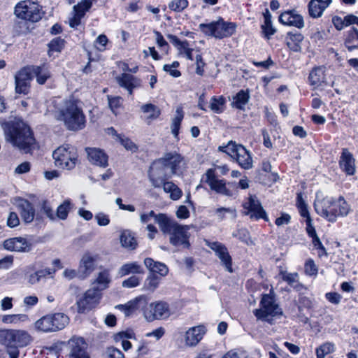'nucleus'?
Masks as SVG:
<instances>
[{"label":"nucleus","instance_id":"obj_24","mask_svg":"<svg viewBox=\"0 0 358 358\" xmlns=\"http://www.w3.org/2000/svg\"><path fill=\"white\" fill-rule=\"evenodd\" d=\"M148 301V298L145 295H140L125 304L116 306V308L120 310L125 316L128 317L134 314L141 306L147 303Z\"/></svg>","mask_w":358,"mask_h":358},{"label":"nucleus","instance_id":"obj_44","mask_svg":"<svg viewBox=\"0 0 358 358\" xmlns=\"http://www.w3.org/2000/svg\"><path fill=\"white\" fill-rule=\"evenodd\" d=\"M226 100L222 96L211 97L209 103L210 110L217 114L222 113L225 108Z\"/></svg>","mask_w":358,"mask_h":358},{"label":"nucleus","instance_id":"obj_30","mask_svg":"<svg viewBox=\"0 0 358 358\" xmlns=\"http://www.w3.org/2000/svg\"><path fill=\"white\" fill-rule=\"evenodd\" d=\"M31 341V336L27 331L21 329H13L12 336V348H22L29 345Z\"/></svg>","mask_w":358,"mask_h":358},{"label":"nucleus","instance_id":"obj_4","mask_svg":"<svg viewBox=\"0 0 358 358\" xmlns=\"http://www.w3.org/2000/svg\"><path fill=\"white\" fill-rule=\"evenodd\" d=\"M69 322V317L62 313L48 314L34 323L35 329L41 332L51 333L64 329Z\"/></svg>","mask_w":358,"mask_h":358},{"label":"nucleus","instance_id":"obj_5","mask_svg":"<svg viewBox=\"0 0 358 358\" xmlns=\"http://www.w3.org/2000/svg\"><path fill=\"white\" fill-rule=\"evenodd\" d=\"M218 150L226 153L244 169L252 167L253 160L250 152L242 145L230 141L226 145L218 147Z\"/></svg>","mask_w":358,"mask_h":358},{"label":"nucleus","instance_id":"obj_43","mask_svg":"<svg viewBox=\"0 0 358 358\" xmlns=\"http://www.w3.org/2000/svg\"><path fill=\"white\" fill-rule=\"evenodd\" d=\"M164 217H169L166 214L164 213H155V211L150 210L148 213H141L140 215V221L143 224H150L149 222L152 219L159 226V220L161 219H164Z\"/></svg>","mask_w":358,"mask_h":358},{"label":"nucleus","instance_id":"obj_52","mask_svg":"<svg viewBox=\"0 0 358 358\" xmlns=\"http://www.w3.org/2000/svg\"><path fill=\"white\" fill-rule=\"evenodd\" d=\"M28 317L25 314L5 315L2 317V322L5 324H16L20 321H26Z\"/></svg>","mask_w":358,"mask_h":358},{"label":"nucleus","instance_id":"obj_50","mask_svg":"<svg viewBox=\"0 0 358 358\" xmlns=\"http://www.w3.org/2000/svg\"><path fill=\"white\" fill-rule=\"evenodd\" d=\"M13 329H0V344L7 348H12V336Z\"/></svg>","mask_w":358,"mask_h":358},{"label":"nucleus","instance_id":"obj_57","mask_svg":"<svg viewBox=\"0 0 358 358\" xmlns=\"http://www.w3.org/2000/svg\"><path fill=\"white\" fill-rule=\"evenodd\" d=\"M179 65V62L175 61L170 64H164L163 66V70L167 72L172 77L178 78L181 76L180 71L177 69Z\"/></svg>","mask_w":358,"mask_h":358},{"label":"nucleus","instance_id":"obj_47","mask_svg":"<svg viewBox=\"0 0 358 358\" xmlns=\"http://www.w3.org/2000/svg\"><path fill=\"white\" fill-rule=\"evenodd\" d=\"M160 169V167H155L153 169L152 164L149 169V178L152 186L155 187H159L162 185H163L164 182L163 179L157 177V176L161 174Z\"/></svg>","mask_w":358,"mask_h":358},{"label":"nucleus","instance_id":"obj_13","mask_svg":"<svg viewBox=\"0 0 358 358\" xmlns=\"http://www.w3.org/2000/svg\"><path fill=\"white\" fill-rule=\"evenodd\" d=\"M100 299L101 293L97 289L93 288L87 290L76 302L78 311L83 313L91 310L99 303Z\"/></svg>","mask_w":358,"mask_h":358},{"label":"nucleus","instance_id":"obj_64","mask_svg":"<svg viewBox=\"0 0 358 358\" xmlns=\"http://www.w3.org/2000/svg\"><path fill=\"white\" fill-rule=\"evenodd\" d=\"M337 208H338L339 215L342 216L347 215L350 210V206L344 201L343 197H340L337 201Z\"/></svg>","mask_w":358,"mask_h":358},{"label":"nucleus","instance_id":"obj_36","mask_svg":"<svg viewBox=\"0 0 358 358\" xmlns=\"http://www.w3.org/2000/svg\"><path fill=\"white\" fill-rule=\"evenodd\" d=\"M303 40V36L300 33H292L287 34L286 37V43L290 50L294 52H299L301 50V43Z\"/></svg>","mask_w":358,"mask_h":358},{"label":"nucleus","instance_id":"obj_54","mask_svg":"<svg viewBox=\"0 0 358 358\" xmlns=\"http://www.w3.org/2000/svg\"><path fill=\"white\" fill-rule=\"evenodd\" d=\"M334 350V345L326 343L316 349L317 358H325V356Z\"/></svg>","mask_w":358,"mask_h":358},{"label":"nucleus","instance_id":"obj_25","mask_svg":"<svg viewBox=\"0 0 358 358\" xmlns=\"http://www.w3.org/2000/svg\"><path fill=\"white\" fill-rule=\"evenodd\" d=\"M88 160L93 164L106 167L108 166V155L103 150L96 148H86Z\"/></svg>","mask_w":358,"mask_h":358},{"label":"nucleus","instance_id":"obj_9","mask_svg":"<svg viewBox=\"0 0 358 358\" xmlns=\"http://www.w3.org/2000/svg\"><path fill=\"white\" fill-rule=\"evenodd\" d=\"M282 313L281 308L271 294H263L260 308L254 310V315L258 320L267 322H270L273 317L281 315Z\"/></svg>","mask_w":358,"mask_h":358},{"label":"nucleus","instance_id":"obj_41","mask_svg":"<svg viewBox=\"0 0 358 358\" xmlns=\"http://www.w3.org/2000/svg\"><path fill=\"white\" fill-rule=\"evenodd\" d=\"M111 281L110 276V272L108 269H104L103 271H100L96 278L95 279L94 283H96L98 285L97 289L102 290L105 289L108 287V285L110 284Z\"/></svg>","mask_w":358,"mask_h":358},{"label":"nucleus","instance_id":"obj_16","mask_svg":"<svg viewBox=\"0 0 358 358\" xmlns=\"http://www.w3.org/2000/svg\"><path fill=\"white\" fill-rule=\"evenodd\" d=\"M93 0H81L73 7L72 16L69 17V26L76 28L80 24L81 19L92 6Z\"/></svg>","mask_w":358,"mask_h":358},{"label":"nucleus","instance_id":"obj_10","mask_svg":"<svg viewBox=\"0 0 358 358\" xmlns=\"http://www.w3.org/2000/svg\"><path fill=\"white\" fill-rule=\"evenodd\" d=\"M186 165L185 157L176 151L167 152L162 157L152 162L153 169L166 167L171 170L172 174H178Z\"/></svg>","mask_w":358,"mask_h":358},{"label":"nucleus","instance_id":"obj_58","mask_svg":"<svg viewBox=\"0 0 358 358\" xmlns=\"http://www.w3.org/2000/svg\"><path fill=\"white\" fill-rule=\"evenodd\" d=\"M187 0H172L169 4V8L177 13L182 12L188 6Z\"/></svg>","mask_w":358,"mask_h":358},{"label":"nucleus","instance_id":"obj_42","mask_svg":"<svg viewBox=\"0 0 358 358\" xmlns=\"http://www.w3.org/2000/svg\"><path fill=\"white\" fill-rule=\"evenodd\" d=\"M163 189L170 194L172 200H178L182 194V190L173 182L168 181L163 184Z\"/></svg>","mask_w":358,"mask_h":358},{"label":"nucleus","instance_id":"obj_19","mask_svg":"<svg viewBox=\"0 0 358 358\" xmlns=\"http://www.w3.org/2000/svg\"><path fill=\"white\" fill-rule=\"evenodd\" d=\"M3 248L8 251L28 252L31 249V244L25 238L14 237L5 240Z\"/></svg>","mask_w":358,"mask_h":358},{"label":"nucleus","instance_id":"obj_34","mask_svg":"<svg viewBox=\"0 0 358 358\" xmlns=\"http://www.w3.org/2000/svg\"><path fill=\"white\" fill-rule=\"evenodd\" d=\"M32 72L39 85H43L51 77L50 70L45 64L32 66Z\"/></svg>","mask_w":358,"mask_h":358},{"label":"nucleus","instance_id":"obj_56","mask_svg":"<svg viewBox=\"0 0 358 358\" xmlns=\"http://www.w3.org/2000/svg\"><path fill=\"white\" fill-rule=\"evenodd\" d=\"M15 92L18 94H28L30 88V83L23 80L21 78H15Z\"/></svg>","mask_w":358,"mask_h":358},{"label":"nucleus","instance_id":"obj_51","mask_svg":"<svg viewBox=\"0 0 358 358\" xmlns=\"http://www.w3.org/2000/svg\"><path fill=\"white\" fill-rule=\"evenodd\" d=\"M64 46V41L60 38L52 39L48 44V54L52 56L54 52H59Z\"/></svg>","mask_w":358,"mask_h":358},{"label":"nucleus","instance_id":"obj_22","mask_svg":"<svg viewBox=\"0 0 358 358\" xmlns=\"http://www.w3.org/2000/svg\"><path fill=\"white\" fill-rule=\"evenodd\" d=\"M96 257L90 253L83 255L78 267V275L83 278L89 276L96 268Z\"/></svg>","mask_w":358,"mask_h":358},{"label":"nucleus","instance_id":"obj_63","mask_svg":"<svg viewBox=\"0 0 358 358\" xmlns=\"http://www.w3.org/2000/svg\"><path fill=\"white\" fill-rule=\"evenodd\" d=\"M141 278L136 275H132L122 282V287L126 288H134L139 285Z\"/></svg>","mask_w":358,"mask_h":358},{"label":"nucleus","instance_id":"obj_12","mask_svg":"<svg viewBox=\"0 0 358 358\" xmlns=\"http://www.w3.org/2000/svg\"><path fill=\"white\" fill-rule=\"evenodd\" d=\"M243 206L244 214L250 215L251 219H263L266 222L268 221L267 213L256 196H250L248 200L243 204Z\"/></svg>","mask_w":358,"mask_h":358},{"label":"nucleus","instance_id":"obj_49","mask_svg":"<svg viewBox=\"0 0 358 358\" xmlns=\"http://www.w3.org/2000/svg\"><path fill=\"white\" fill-rule=\"evenodd\" d=\"M159 282V278L155 274H150L145 280L143 289L145 291L154 292L158 287Z\"/></svg>","mask_w":358,"mask_h":358},{"label":"nucleus","instance_id":"obj_15","mask_svg":"<svg viewBox=\"0 0 358 358\" xmlns=\"http://www.w3.org/2000/svg\"><path fill=\"white\" fill-rule=\"evenodd\" d=\"M206 333L204 325L200 324L189 328L182 335V340L187 347H195Z\"/></svg>","mask_w":358,"mask_h":358},{"label":"nucleus","instance_id":"obj_23","mask_svg":"<svg viewBox=\"0 0 358 358\" xmlns=\"http://www.w3.org/2000/svg\"><path fill=\"white\" fill-rule=\"evenodd\" d=\"M339 166L341 171L347 176H353L356 172L355 159L352 154L346 148L343 149Z\"/></svg>","mask_w":358,"mask_h":358},{"label":"nucleus","instance_id":"obj_40","mask_svg":"<svg viewBox=\"0 0 358 358\" xmlns=\"http://www.w3.org/2000/svg\"><path fill=\"white\" fill-rule=\"evenodd\" d=\"M280 275L282 279L287 282L291 287L299 290L302 285L299 282V274L297 273H289L285 271H280Z\"/></svg>","mask_w":358,"mask_h":358},{"label":"nucleus","instance_id":"obj_62","mask_svg":"<svg viewBox=\"0 0 358 358\" xmlns=\"http://www.w3.org/2000/svg\"><path fill=\"white\" fill-rule=\"evenodd\" d=\"M215 213L220 220L225 218L227 213L231 214L233 217H236V210L231 208H218L215 210Z\"/></svg>","mask_w":358,"mask_h":358},{"label":"nucleus","instance_id":"obj_21","mask_svg":"<svg viewBox=\"0 0 358 358\" xmlns=\"http://www.w3.org/2000/svg\"><path fill=\"white\" fill-rule=\"evenodd\" d=\"M279 21L285 25L295 27L298 29H302L304 27V20L296 10H287L280 14Z\"/></svg>","mask_w":358,"mask_h":358},{"label":"nucleus","instance_id":"obj_3","mask_svg":"<svg viewBox=\"0 0 358 358\" xmlns=\"http://www.w3.org/2000/svg\"><path fill=\"white\" fill-rule=\"evenodd\" d=\"M159 229L164 234L169 235V242L175 247L188 248L189 243V227L181 225L171 217H164L159 220Z\"/></svg>","mask_w":358,"mask_h":358},{"label":"nucleus","instance_id":"obj_8","mask_svg":"<svg viewBox=\"0 0 358 358\" xmlns=\"http://www.w3.org/2000/svg\"><path fill=\"white\" fill-rule=\"evenodd\" d=\"M14 14L18 19L36 22L42 18L43 12L37 0H24L15 5Z\"/></svg>","mask_w":358,"mask_h":358},{"label":"nucleus","instance_id":"obj_38","mask_svg":"<svg viewBox=\"0 0 358 358\" xmlns=\"http://www.w3.org/2000/svg\"><path fill=\"white\" fill-rule=\"evenodd\" d=\"M249 99L250 95L248 92L244 90H241L236 94V96H234L231 105L236 108L244 110L246 104L249 101Z\"/></svg>","mask_w":358,"mask_h":358},{"label":"nucleus","instance_id":"obj_32","mask_svg":"<svg viewBox=\"0 0 358 358\" xmlns=\"http://www.w3.org/2000/svg\"><path fill=\"white\" fill-rule=\"evenodd\" d=\"M310 83L315 88H317L322 85V83H325V85H327V81L325 80L324 70L322 67H317L313 69L308 77Z\"/></svg>","mask_w":358,"mask_h":358},{"label":"nucleus","instance_id":"obj_20","mask_svg":"<svg viewBox=\"0 0 358 358\" xmlns=\"http://www.w3.org/2000/svg\"><path fill=\"white\" fill-rule=\"evenodd\" d=\"M115 80L119 86L125 89L130 95L135 89L141 87V79L129 73H123L117 76Z\"/></svg>","mask_w":358,"mask_h":358},{"label":"nucleus","instance_id":"obj_48","mask_svg":"<svg viewBox=\"0 0 358 358\" xmlns=\"http://www.w3.org/2000/svg\"><path fill=\"white\" fill-rule=\"evenodd\" d=\"M52 273L50 269L38 270L33 273L29 275L27 281L31 285H34L39 282L43 278Z\"/></svg>","mask_w":358,"mask_h":358},{"label":"nucleus","instance_id":"obj_26","mask_svg":"<svg viewBox=\"0 0 358 358\" xmlns=\"http://www.w3.org/2000/svg\"><path fill=\"white\" fill-rule=\"evenodd\" d=\"M332 204L333 202L331 201H318L315 202V208L319 215L324 217L330 222H334L336 219V215Z\"/></svg>","mask_w":358,"mask_h":358},{"label":"nucleus","instance_id":"obj_18","mask_svg":"<svg viewBox=\"0 0 358 358\" xmlns=\"http://www.w3.org/2000/svg\"><path fill=\"white\" fill-rule=\"evenodd\" d=\"M70 357L72 358H90L87 352L88 345L83 338L73 337L69 341Z\"/></svg>","mask_w":358,"mask_h":358},{"label":"nucleus","instance_id":"obj_17","mask_svg":"<svg viewBox=\"0 0 358 358\" xmlns=\"http://www.w3.org/2000/svg\"><path fill=\"white\" fill-rule=\"evenodd\" d=\"M207 245L215 252V255L221 261L222 264L229 273L233 271L232 259L227 248L219 242H207Z\"/></svg>","mask_w":358,"mask_h":358},{"label":"nucleus","instance_id":"obj_2","mask_svg":"<svg viewBox=\"0 0 358 358\" xmlns=\"http://www.w3.org/2000/svg\"><path fill=\"white\" fill-rule=\"evenodd\" d=\"M55 117L62 121L69 130H79L85 125V116L79 102L75 99L64 101Z\"/></svg>","mask_w":358,"mask_h":358},{"label":"nucleus","instance_id":"obj_7","mask_svg":"<svg viewBox=\"0 0 358 358\" xmlns=\"http://www.w3.org/2000/svg\"><path fill=\"white\" fill-rule=\"evenodd\" d=\"M56 166L66 170L75 168L78 161V150L70 144H64L57 148L52 153Z\"/></svg>","mask_w":358,"mask_h":358},{"label":"nucleus","instance_id":"obj_45","mask_svg":"<svg viewBox=\"0 0 358 358\" xmlns=\"http://www.w3.org/2000/svg\"><path fill=\"white\" fill-rule=\"evenodd\" d=\"M345 44L350 51L358 48V31L357 29H352L348 31Z\"/></svg>","mask_w":358,"mask_h":358},{"label":"nucleus","instance_id":"obj_27","mask_svg":"<svg viewBox=\"0 0 358 358\" xmlns=\"http://www.w3.org/2000/svg\"><path fill=\"white\" fill-rule=\"evenodd\" d=\"M332 0H310L308 3V13L313 18L320 17L331 4Z\"/></svg>","mask_w":358,"mask_h":358},{"label":"nucleus","instance_id":"obj_33","mask_svg":"<svg viewBox=\"0 0 358 358\" xmlns=\"http://www.w3.org/2000/svg\"><path fill=\"white\" fill-rule=\"evenodd\" d=\"M129 339H135V334L132 331H121L114 335V341L120 343L124 351H127L132 347Z\"/></svg>","mask_w":358,"mask_h":358},{"label":"nucleus","instance_id":"obj_55","mask_svg":"<svg viewBox=\"0 0 358 358\" xmlns=\"http://www.w3.org/2000/svg\"><path fill=\"white\" fill-rule=\"evenodd\" d=\"M32 66H28L20 69L15 76V78H21L23 80L31 82L33 79Z\"/></svg>","mask_w":358,"mask_h":358},{"label":"nucleus","instance_id":"obj_60","mask_svg":"<svg viewBox=\"0 0 358 358\" xmlns=\"http://www.w3.org/2000/svg\"><path fill=\"white\" fill-rule=\"evenodd\" d=\"M304 269L306 274L310 276H316L318 272L317 267L312 259L306 261Z\"/></svg>","mask_w":358,"mask_h":358},{"label":"nucleus","instance_id":"obj_53","mask_svg":"<svg viewBox=\"0 0 358 358\" xmlns=\"http://www.w3.org/2000/svg\"><path fill=\"white\" fill-rule=\"evenodd\" d=\"M354 24H358V17L354 15H348L343 20L337 17V29H341L344 26H349Z\"/></svg>","mask_w":358,"mask_h":358},{"label":"nucleus","instance_id":"obj_61","mask_svg":"<svg viewBox=\"0 0 358 358\" xmlns=\"http://www.w3.org/2000/svg\"><path fill=\"white\" fill-rule=\"evenodd\" d=\"M222 358H248V355L243 350L234 349L226 352Z\"/></svg>","mask_w":358,"mask_h":358},{"label":"nucleus","instance_id":"obj_6","mask_svg":"<svg viewBox=\"0 0 358 358\" xmlns=\"http://www.w3.org/2000/svg\"><path fill=\"white\" fill-rule=\"evenodd\" d=\"M236 29V24L224 21L220 17L217 20L209 23H201L199 29L205 35L222 39L232 36Z\"/></svg>","mask_w":358,"mask_h":358},{"label":"nucleus","instance_id":"obj_14","mask_svg":"<svg viewBox=\"0 0 358 358\" xmlns=\"http://www.w3.org/2000/svg\"><path fill=\"white\" fill-rule=\"evenodd\" d=\"M204 181L208 185L211 190L224 196L231 195V192L226 187V181L223 179L217 178L215 169H209L206 171L204 176Z\"/></svg>","mask_w":358,"mask_h":358},{"label":"nucleus","instance_id":"obj_31","mask_svg":"<svg viewBox=\"0 0 358 358\" xmlns=\"http://www.w3.org/2000/svg\"><path fill=\"white\" fill-rule=\"evenodd\" d=\"M144 273L143 266L137 262H131L124 264L120 267L117 271V274L120 277H123L129 274Z\"/></svg>","mask_w":358,"mask_h":358},{"label":"nucleus","instance_id":"obj_46","mask_svg":"<svg viewBox=\"0 0 358 358\" xmlns=\"http://www.w3.org/2000/svg\"><path fill=\"white\" fill-rule=\"evenodd\" d=\"M73 208V204L70 200H65L57 208L56 218L64 220L67 218L71 209Z\"/></svg>","mask_w":358,"mask_h":358},{"label":"nucleus","instance_id":"obj_11","mask_svg":"<svg viewBox=\"0 0 358 358\" xmlns=\"http://www.w3.org/2000/svg\"><path fill=\"white\" fill-rule=\"evenodd\" d=\"M143 314L147 321L168 318L171 315L169 304L162 301L143 304Z\"/></svg>","mask_w":358,"mask_h":358},{"label":"nucleus","instance_id":"obj_39","mask_svg":"<svg viewBox=\"0 0 358 358\" xmlns=\"http://www.w3.org/2000/svg\"><path fill=\"white\" fill-rule=\"evenodd\" d=\"M121 245L129 250H134L137 245V242L130 231L125 230L120 235Z\"/></svg>","mask_w":358,"mask_h":358},{"label":"nucleus","instance_id":"obj_59","mask_svg":"<svg viewBox=\"0 0 358 358\" xmlns=\"http://www.w3.org/2000/svg\"><path fill=\"white\" fill-rule=\"evenodd\" d=\"M108 101L111 111L117 115L119 113V108L122 104V98L120 96H108Z\"/></svg>","mask_w":358,"mask_h":358},{"label":"nucleus","instance_id":"obj_28","mask_svg":"<svg viewBox=\"0 0 358 358\" xmlns=\"http://www.w3.org/2000/svg\"><path fill=\"white\" fill-rule=\"evenodd\" d=\"M140 110L143 115L144 121L148 124H150L161 115V110L159 108L151 103L143 104L141 106Z\"/></svg>","mask_w":358,"mask_h":358},{"label":"nucleus","instance_id":"obj_35","mask_svg":"<svg viewBox=\"0 0 358 358\" xmlns=\"http://www.w3.org/2000/svg\"><path fill=\"white\" fill-rule=\"evenodd\" d=\"M144 264L152 273H159L162 276H165L168 274L169 268L164 263L155 262L151 258H145Z\"/></svg>","mask_w":358,"mask_h":358},{"label":"nucleus","instance_id":"obj_1","mask_svg":"<svg viewBox=\"0 0 358 358\" xmlns=\"http://www.w3.org/2000/svg\"><path fill=\"white\" fill-rule=\"evenodd\" d=\"M2 128L6 141L25 152H29L35 143L29 127L20 120L3 122Z\"/></svg>","mask_w":358,"mask_h":358},{"label":"nucleus","instance_id":"obj_29","mask_svg":"<svg viewBox=\"0 0 358 358\" xmlns=\"http://www.w3.org/2000/svg\"><path fill=\"white\" fill-rule=\"evenodd\" d=\"M17 208L20 210L22 220L30 223L34 220L35 216V210L32 204L25 199H19L17 202Z\"/></svg>","mask_w":358,"mask_h":358},{"label":"nucleus","instance_id":"obj_37","mask_svg":"<svg viewBox=\"0 0 358 358\" xmlns=\"http://www.w3.org/2000/svg\"><path fill=\"white\" fill-rule=\"evenodd\" d=\"M264 24L262 25V34L264 36L269 38L275 32V28L273 27L271 22V15L268 9L263 13Z\"/></svg>","mask_w":358,"mask_h":358}]
</instances>
